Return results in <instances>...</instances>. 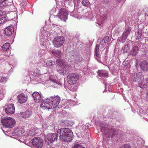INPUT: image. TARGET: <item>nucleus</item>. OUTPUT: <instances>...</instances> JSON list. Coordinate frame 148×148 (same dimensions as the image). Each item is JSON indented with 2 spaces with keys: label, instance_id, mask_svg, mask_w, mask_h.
<instances>
[{
  "label": "nucleus",
  "instance_id": "obj_1",
  "mask_svg": "<svg viewBox=\"0 0 148 148\" xmlns=\"http://www.w3.org/2000/svg\"><path fill=\"white\" fill-rule=\"evenodd\" d=\"M60 101V98L59 96H51L50 98L43 100L40 106L44 110L54 108L58 105Z\"/></svg>",
  "mask_w": 148,
  "mask_h": 148
},
{
  "label": "nucleus",
  "instance_id": "obj_2",
  "mask_svg": "<svg viewBox=\"0 0 148 148\" xmlns=\"http://www.w3.org/2000/svg\"><path fill=\"white\" fill-rule=\"evenodd\" d=\"M57 134L59 136L61 140L69 142L72 140L73 136L72 132L70 129L65 128H61L57 130Z\"/></svg>",
  "mask_w": 148,
  "mask_h": 148
},
{
  "label": "nucleus",
  "instance_id": "obj_3",
  "mask_svg": "<svg viewBox=\"0 0 148 148\" xmlns=\"http://www.w3.org/2000/svg\"><path fill=\"white\" fill-rule=\"evenodd\" d=\"M101 131L103 133L102 136L103 138L105 136L108 138H112L114 136L117 134V132L112 128H108L106 127L102 126L101 125H100Z\"/></svg>",
  "mask_w": 148,
  "mask_h": 148
},
{
  "label": "nucleus",
  "instance_id": "obj_4",
  "mask_svg": "<svg viewBox=\"0 0 148 148\" xmlns=\"http://www.w3.org/2000/svg\"><path fill=\"white\" fill-rule=\"evenodd\" d=\"M1 121L4 127L11 128L15 125V120L11 117L4 116L2 118Z\"/></svg>",
  "mask_w": 148,
  "mask_h": 148
},
{
  "label": "nucleus",
  "instance_id": "obj_5",
  "mask_svg": "<svg viewBox=\"0 0 148 148\" xmlns=\"http://www.w3.org/2000/svg\"><path fill=\"white\" fill-rule=\"evenodd\" d=\"M79 76L77 73H71L69 74L67 77V81L69 84L73 85L79 78Z\"/></svg>",
  "mask_w": 148,
  "mask_h": 148
},
{
  "label": "nucleus",
  "instance_id": "obj_6",
  "mask_svg": "<svg viewBox=\"0 0 148 148\" xmlns=\"http://www.w3.org/2000/svg\"><path fill=\"white\" fill-rule=\"evenodd\" d=\"M64 41V38L63 36L56 37L53 41V45L56 47H60L62 45Z\"/></svg>",
  "mask_w": 148,
  "mask_h": 148
},
{
  "label": "nucleus",
  "instance_id": "obj_7",
  "mask_svg": "<svg viewBox=\"0 0 148 148\" xmlns=\"http://www.w3.org/2000/svg\"><path fill=\"white\" fill-rule=\"evenodd\" d=\"M68 14L66 10L64 8H62L60 10L58 15L61 20L65 21L67 19Z\"/></svg>",
  "mask_w": 148,
  "mask_h": 148
},
{
  "label": "nucleus",
  "instance_id": "obj_8",
  "mask_svg": "<svg viewBox=\"0 0 148 148\" xmlns=\"http://www.w3.org/2000/svg\"><path fill=\"white\" fill-rule=\"evenodd\" d=\"M32 143L37 148H41L42 147V140L40 137L34 138L32 140Z\"/></svg>",
  "mask_w": 148,
  "mask_h": 148
},
{
  "label": "nucleus",
  "instance_id": "obj_9",
  "mask_svg": "<svg viewBox=\"0 0 148 148\" xmlns=\"http://www.w3.org/2000/svg\"><path fill=\"white\" fill-rule=\"evenodd\" d=\"M5 112L8 114H12L14 113L15 111V108L14 104L8 103L5 106Z\"/></svg>",
  "mask_w": 148,
  "mask_h": 148
},
{
  "label": "nucleus",
  "instance_id": "obj_10",
  "mask_svg": "<svg viewBox=\"0 0 148 148\" xmlns=\"http://www.w3.org/2000/svg\"><path fill=\"white\" fill-rule=\"evenodd\" d=\"M143 78L142 74L140 73H138L134 76L133 81L134 82H136L138 83V86L139 87L140 85H141V83L142 81V80H143Z\"/></svg>",
  "mask_w": 148,
  "mask_h": 148
},
{
  "label": "nucleus",
  "instance_id": "obj_11",
  "mask_svg": "<svg viewBox=\"0 0 148 148\" xmlns=\"http://www.w3.org/2000/svg\"><path fill=\"white\" fill-rule=\"evenodd\" d=\"M28 99V97L26 94L21 93L18 95L17 97L18 102L20 103H25Z\"/></svg>",
  "mask_w": 148,
  "mask_h": 148
},
{
  "label": "nucleus",
  "instance_id": "obj_12",
  "mask_svg": "<svg viewBox=\"0 0 148 148\" xmlns=\"http://www.w3.org/2000/svg\"><path fill=\"white\" fill-rule=\"evenodd\" d=\"M14 28L12 26H9L5 29L4 33L6 36H9L14 33Z\"/></svg>",
  "mask_w": 148,
  "mask_h": 148
},
{
  "label": "nucleus",
  "instance_id": "obj_13",
  "mask_svg": "<svg viewBox=\"0 0 148 148\" xmlns=\"http://www.w3.org/2000/svg\"><path fill=\"white\" fill-rule=\"evenodd\" d=\"M57 77L56 76H51L50 77L49 79L54 83V87H55L60 88L62 86L61 82L59 81H58L56 80Z\"/></svg>",
  "mask_w": 148,
  "mask_h": 148
},
{
  "label": "nucleus",
  "instance_id": "obj_14",
  "mask_svg": "<svg viewBox=\"0 0 148 148\" xmlns=\"http://www.w3.org/2000/svg\"><path fill=\"white\" fill-rule=\"evenodd\" d=\"M32 96L34 99L35 101L37 103H40L43 101H42V99L41 95L38 92H34L32 94Z\"/></svg>",
  "mask_w": 148,
  "mask_h": 148
},
{
  "label": "nucleus",
  "instance_id": "obj_15",
  "mask_svg": "<svg viewBox=\"0 0 148 148\" xmlns=\"http://www.w3.org/2000/svg\"><path fill=\"white\" fill-rule=\"evenodd\" d=\"M97 74L101 78L108 77V72L105 70H99L98 71Z\"/></svg>",
  "mask_w": 148,
  "mask_h": 148
},
{
  "label": "nucleus",
  "instance_id": "obj_16",
  "mask_svg": "<svg viewBox=\"0 0 148 148\" xmlns=\"http://www.w3.org/2000/svg\"><path fill=\"white\" fill-rule=\"evenodd\" d=\"M140 68L143 71H148V62L145 61L141 62L140 64Z\"/></svg>",
  "mask_w": 148,
  "mask_h": 148
},
{
  "label": "nucleus",
  "instance_id": "obj_17",
  "mask_svg": "<svg viewBox=\"0 0 148 148\" xmlns=\"http://www.w3.org/2000/svg\"><path fill=\"white\" fill-rule=\"evenodd\" d=\"M47 138L50 142L52 143L53 141L56 140L58 138L57 135L55 133H51L47 135Z\"/></svg>",
  "mask_w": 148,
  "mask_h": 148
},
{
  "label": "nucleus",
  "instance_id": "obj_18",
  "mask_svg": "<svg viewBox=\"0 0 148 148\" xmlns=\"http://www.w3.org/2000/svg\"><path fill=\"white\" fill-rule=\"evenodd\" d=\"M99 47L100 46L98 45L97 44L96 45L95 51V54L94 55L95 58L99 62H100V55L99 54Z\"/></svg>",
  "mask_w": 148,
  "mask_h": 148
},
{
  "label": "nucleus",
  "instance_id": "obj_19",
  "mask_svg": "<svg viewBox=\"0 0 148 148\" xmlns=\"http://www.w3.org/2000/svg\"><path fill=\"white\" fill-rule=\"evenodd\" d=\"M32 114V112L31 110H27L21 114V116L27 119L29 118Z\"/></svg>",
  "mask_w": 148,
  "mask_h": 148
},
{
  "label": "nucleus",
  "instance_id": "obj_20",
  "mask_svg": "<svg viewBox=\"0 0 148 148\" xmlns=\"http://www.w3.org/2000/svg\"><path fill=\"white\" fill-rule=\"evenodd\" d=\"M51 53L52 55L56 57L60 58V57L62 52L59 50L53 49L51 51Z\"/></svg>",
  "mask_w": 148,
  "mask_h": 148
},
{
  "label": "nucleus",
  "instance_id": "obj_21",
  "mask_svg": "<svg viewBox=\"0 0 148 148\" xmlns=\"http://www.w3.org/2000/svg\"><path fill=\"white\" fill-rule=\"evenodd\" d=\"M25 132V130L20 127H18L14 130V133L16 135H20Z\"/></svg>",
  "mask_w": 148,
  "mask_h": 148
},
{
  "label": "nucleus",
  "instance_id": "obj_22",
  "mask_svg": "<svg viewBox=\"0 0 148 148\" xmlns=\"http://www.w3.org/2000/svg\"><path fill=\"white\" fill-rule=\"evenodd\" d=\"M107 18V17L106 14H105L104 15L102 14L101 16L99 19V22L97 24L100 25V23L102 24L106 20Z\"/></svg>",
  "mask_w": 148,
  "mask_h": 148
},
{
  "label": "nucleus",
  "instance_id": "obj_23",
  "mask_svg": "<svg viewBox=\"0 0 148 148\" xmlns=\"http://www.w3.org/2000/svg\"><path fill=\"white\" fill-rule=\"evenodd\" d=\"M69 71V69L65 66L60 68L59 69L58 72L61 74L64 75V74H67Z\"/></svg>",
  "mask_w": 148,
  "mask_h": 148
},
{
  "label": "nucleus",
  "instance_id": "obj_24",
  "mask_svg": "<svg viewBox=\"0 0 148 148\" xmlns=\"http://www.w3.org/2000/svg\"><path fill=\"white\" fill-rule=\"evenodd\" d=\"M56 63L61 68H63L66 66L65 63L64 61L63 60H61L60 59H58L56 60Z\"/></svg>",
  "mask_w": 148,
  "mask_h": 148
},
{
  "label": "nucleus",
  "instance_id": "obj_25",
  "mask_svg": "<svg viewBox=\"0 0 148 148\" xmlns=\"http://www.w3.org/2000/svg\"><path fill=\"white\" fill-rule=\"evenodd\" d=\"M138 51V48L137 46H135L132 49L131 54L133 56L136 55Z\"/></svg>",
  "mask_w": 148,
  "mask_h": 148
},
{
  "label": "nucleus",
  "instance_id": "obj_26",
  "mask_svg": "<svg viewBox=\"0 0 148 148\" xmlns=\"http://www.w3.org/2000/svg\"><path fill=\"white\" fill-rule=\"evenodd\" d=\"M130 45L128 44L124 45L122 48L121 51L123 53H125L128 52L130 49Z\"/></svg>",
  "mask_w": 148,
  "mask_h": 148
},
{
  "label": "nucleus",
  "instance_id": "obj_27",
  "mask_svg": "<svg viewBox=\"0 0 148 148\" xmlns=\"http://www.w3.org/2000/svg\"><path fill=\"white\" fill-rule=\"evenodd\" d=\"M79 129L81 133L84 132L86 131H87L86 132H87L88 130V127L87 125H83L80 127Z\"/></svg>",
  "mask_w": 148,
  "mask_h": 148
},
{
  "label": "nucleus",
  "instance_id": "obj_28",
  "mask_svg": "<svg viewBox=\"0 0 148 148\" xmlns=\"http://www.w3.org/2000/svg\"><path fill=\"white\" fill-rule=\"evenodd\" d=\"M147 86H148V78H143V81L141 82V85H140L139 87L142 88L143 86L144 87Z\"/></svg>",
  "mask_w": 148,
  "mask_h": 148
},
{
  "label": "nucleus",
  "instance_id": "obj_29",
  "mask_svg": "<svg viewBox=\"0 0 148 148\" xmlns=\"http://www.w3.org/2000/svg\"><path fill=\"white\" fill-rule=\"evenodd\" d=\"M46 64L52 69H53V67H54L55 63V61H53L51 60H48Z\"/></svg>",
  "mask_w": 148,
  "mask_h": 148
},
{
  "label": "nucleus",
  "instance_id": "obj_30",
  "mask_svg": "<svg viewBox=\"0 0 148 148\" xmlns=\"http://www.w3.org/2000/svg\"><path fill=\"white\" fill-rule=\"evenodd\" d=\"M8 2L7 0H0V6L2 7H5L8 5Z\"/></svg>",
  "mask_w": 148,
  "mask_h": 148
},
{
  "label": "nucleus",
  "instance_id": "obj_31",
  "mask_svg": "<svg viewBox=\"0 0 148 148\" xmlns=\"http://www.w3.org/2000/svg\"><path fill=\"white\" fill-rule=\"evenodd\" d=\"M10 47V43L6 42L2 46H1V49L4 51L7 50Z\"/></svg>",
  "mask_w": 148,
  "mask_h": 148
},
{
  "label": "nucleus",
  "instance_id": "obj_32",
  "mask_svg": "<svg viewBox=\"0 0 148 148\" xmlns=\"http://www.w3.org/2000/svg\"><path fill=\"white\" fill-rule=\"evenodd\" d=\"M131 29V28L130 27H127L125 29V30L124 31L122 34L127 38L128 35L130 34Z\"/></svg>",
  "mask_w": 148,
  "mask_h": 148
},
{
  "label": "nucleus",
  "instance_id": "obj_33",
  "mask_svg": "<svg viewBox=\"0 0 148 148\" xmlns=\"http://www.w3.org/2000/svg\"><path fill=\"white\" fill-rule=\"evenodd\" d=\"M142 35V32L141 30L138 29L136 34V40H139L141 37Z\"/></svg>",
  "mask_w": 148,
  "mask_h": 148
},
{
  "label": "nucleus",
  "instance_id": "obj_34",
  "mask_svg": "<svg viewBox=\"0 0 148 148\" xmlns=\"http://www.w3.org/2000/svg\"><path fill=\"white\" fill-rule=\"evenodd\" d=\"M5 94V90L3 88L0 89V99H3Z\"/></svg>",
  "mask_w": 148,
  "mask_h": 148
},
{
  "label": "nucleus",
  "instance_id": "obj_35",
  "mask_svg": "<svg viewBox=\"0 0 148 148\" xmlns=\"http://www.w3.org/2000/svg\"><path fill=\"white\" fill-rule=\"evenodd\" d=\"M82 3L84 6L87 7H89L90 5V3L88 0H83Z\"/></svg>",
  "mask_w": 148,
  "mask_h": 148
},
{
  "label": "nucleus",
  "instance_id": "obj_36",
  "mask_svg": "<svg viewBox=\"0 0 148 148\" xmlns=\"http://www.w3.org/2000/svg\"><path fill=\"white\" fill-rule=\"evenodd\" d=\"M74 60L76 62H79L82 61L83 58L80 55L75 56L74 57Z\"/></svg>",
  "mask_w": 148,
  "mask_h": 148
},
{
  "label": "nucleus",
  "instance_id": "obj_37",
  "mask_svg": "<svg viewBox=\"0 0 148 148\" xmlns=\"http://www.w3.org/2000/svg\"><path fill=\"white\" fill-rule=\"evenodd\" d=\"M127 38L126 37L122 34L120 37L118 38V40L120 42L123 43L125 42Z\"/></svg>",
  "mask_w": 148,
  "mask_h": 148
},
{
  "label": "nucleus",
  "instance_id": "obj_38",
  "mask_svg": "<svg viewBox=\"0 0 148 148\" xmlns=\"http://www.w3.org/2000/svg\"><path fill=\"white\" fill-rule=\"evenodd\" d=\"M8 79L7 77H3V76H0V82H1L5 83Z\"/></svg>",
  "mask_w": 148,
  "mask_h": 148
},
{
  "label": "nucleus",
  "instance_id": "obj_39",
  "mask_svg": "<svg viewBox=\"0 0 148 148\" xmlns=\"http://www.w3.org/2000/svg\"><path fill=\"white\" fill-rule=\"evenodd\" d=\"M109 40V37L107 36L105 37L102 40V42L106 43V44Z\"/></svg>",
  "mask_w": 148,
  "mask_h": 148
},
{
  "label": "nucleus",
  "instance_id": "obj_40",
  "mask_svg": "<svg viewBox=\"0 0 148 148\" xmlns=\"http://www.w3.org/2000/svg\"><path fill=\"white\" fill-rule=\"evenodd\" d=\"M71 87H70V90L73 91H76L77 90V87L73 85H71Z\"/></svg>",
  "mask_w": 148,
  "mask_h": 148
},
{
  "label": "nucleus",
  "instance_id": "obj_41",
  "mask_svg": "<svg viewBox=\"0 0 148 148\" xmlns=\"http://www.w3.org/2000/svg\"><path fill=\"white\" fill-rule=\"evenodd\" d=\"M73 148H85L79 144H76L74 146Z\"/></svg>",
  "mask_w": 148,
  "mask_h": 148
},
{
  "label": "nucleus",
  "instance_id": "obj_42",
  "mask_svg": "<svg viewBox=\"0 0 148 148\" xmlns=\"http://www.w3.org/2000/svg\"><path fill=\"white\" fill-rule=\"evenodd\" d=\"M6 21V19L5 17H3L0 18V22L1 23V24L5 22Z\"/></svg>",
  "mask_w": 148,
  "mask_h": 148
},
{
  "label": "nucleus",
  "instance_id": "obj_43",
  "mask_svg": "<svg viewBox=\"0 0 148 148\" xmlns=\"http://www.w3.org/2000/svg\"><path fill=\"white\" fill-rule=\"evenodd\" d=\"M106 45V43H104L102 42L100 45V46H99L100 47V48L101 49H102L105 47Z\"/></svg>",
  "mask_w": 148,
  "mask_h": 148
},
{
  "label": "nucleus",
  "instance_id": "obj_44",
  "mask_svg": "<svg viewBox=\"0 0 148 148\" xmlns=\"http://www.w3.org/2000/svg\"><path fill=\"white\" fill-rule=\"evenodd\" d=\"M104 3L106 4H108L110 2V0H103Z\"/></svg>",
  "mask_w": 148,
  "mask_h": 148
},
{
  "label": "nucleus",
  "instance_id": "obj_45",
  "mask_svg": "<svg viewBox=\"0 0 148 148\" xmlns=\"http://www.w3.org/2000/svg\"><path fill=\"white\" fill-rule=\"evenodd\" d=\"M3 15V12L1 11H0V18Z\"/></svg>",
  "mask_w": 148,
  "mask_h": 148
},
{
  "label": "nucleus",
  "instance_id": "obj_46",
  "mask_svg": "<svg viewBox=\"0 0 148 148\" xmlns=\"http://www.w3.org/2000/svg\"><path fill=\"white\" fill-rule=\"evenodd\" d=\"M21 4H23L24 5H26V2H24L23 3H21Z\"/></svg>",
  "mask_w": 148,
  "mask_h": 148
},
{
  "label": "nucleus",
  "instance_id": "obj_47",
  "mask_svg": "<svg viewBox=\"0 0 148 148\" xmlns=\"http://www.w3.org/2000/svg\"><path fill=\"white\" fill-rule=\"evenodd\" d=\"M122 0H116L118 2H121Z\"/></svg>",
  "mask_w": 148,
  "mask_h": 148
},
{
  "label": "nucleus",
  "instance_id": "obj_48",
  "mask_svg": "<svg viewBox=\"0 0 148 148\" xmlns=\"http://www.w3.org/2000/svg\"><path fill=\"white\" fill-rule=\"evenodd\" d=\"M146 94L147 96L148 97V91L146 92Z\"/></svg>",
  "mask_w": 148,
  "mask_h": 148
},
{
  "label": "nucleus",
  "instance_id": "obj_49",
  "mask_svg": "<svg viewBox=\"0 0 148 148\" xmlns=\"http://www.w3.org/2000/svg\"><path fill=\"white\" fill-rule=\"evenodd\" d=\"M42 45H46V43H45V44H44V43H43V44H42Z\"/></svg>",
  "mask_w": 148,
  "mask_h": 148
},
{
  "label": "nucleus",
  "instance_id": "obj_50",
  "mask_svg": "<svg viewBox=\"0 0 148 148\" xmlns=\"http://www.w3.org/2000/svg\"><path fill=\"white\" fill-rule=\"evenodd\" d=\"M1 23L0 22V25H1Z\"/></svg>",
  "mask_w": 148,
  "mask_h": 148
}]
</instances>
